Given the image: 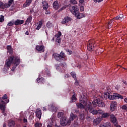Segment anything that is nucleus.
Segmentation results:
<instances>
[{"mask_svg":"<svg viewBox=\"0 0 127 127\" xmlns=\"http://www.w3.org/2000/svg\"><path fill=\"white\" fill-rule=\"evenodd\" d=\"M53 56L57 60V61H59V62H61L62 61H66L67 60L65 58L66 57V55H65V53H64L63 51H62L60 53V54H53Z\"/></svg>","mask_w":127,"mask_h":127,"instance_id":"obj_1","label":"nucleus"},{"mask_svg":"<svg viewBox=\"0 0 127 127\" xmlns=\"http://www.w3.org/2000/svg\"><path fill=\"white\" fill-rule=\"evenodd\" d=\"M58 118L61 119V125L62 127L67 126V118L65 117L64 112H60L58 113Z\"/></svg>","mask_w":127,"mask_h":127,"instance_id":"obj_2","label":"nucleus"},{"mask_svg":"<svg viewBox=\"0 0 127 127\" xmlns=\"http://www.w3.org/2000/svg\"><path fill=\"white\" fill-rule=\"evenodd\" d=\"M104 97H107L108 99H109V100H117L118 99L123 100V99H124V96L121 95L120 94L114 93L113 95H111L109 92L105 94Z\"/></svg>","mask_w":127,"mask_h":127,"instance_id":"obj_3","label":"nucleus"},{"mask_svg":"<svg viewBox=\"0 0 127 127\" xmlns=\"http://www.w3.org/2000/svg\"><path fill=\"white\" fill-rule=\"evenodd\" d=\"M16 57H14V56H12L8 59V60L6 61V63L4 65V71L5 72H8V69L10 68V66H11V63H13V61L15 59Z\"/></svg>","mask_w":127,"mask_h":127,"instance_id":"obj_4","label":"nucleus"},{"mask_svg":"<svg viewBox=\"0 0 127 127\" xmlns=\"http://www.w3.org/2000/svg\"><path fill=\"white\" fill-rule=\"evenodd\" d=\"M92 105L93 107H100V108H103L106 106L105 103L103 102V100H100V98H97L92 102Z\"/></svg>","mask_w":127,"mask_h":127,"instance_id":"obj_5","label":"nucleus"},{"mask_svg":"<svg viewBox=\"0 0 127 127\" xmlns=\"http://www.w3.org/2000/svg\"><path fill=\"white\" fill-rule=\"evenodd\" d=\"M95 46V41L94 40H89L87 43V50L91 52L94 51Z\"/></svg>","mask_w":127,"mask_h":127,"instance_id":"obj_6","label":"nucleus"},{"mask_svg":"<svg viewBox=\"0 0 127 127\" xmlns=\"http://www.w3.org/2000/svg\"><path fill=\"white\" fill-rule=\"evenodd\" d=\"M65 67H67V64L66 63H61L60 64H56V68L58 71L60 72H63L65 70Z\"/></svg>","mask_w":127,"mask_h":127,"instance_id":"obj_7","label":"nucleus"},{"mask_svg":"<svg viewBox=\"0 0 127 127\" xmlns=\"http://www.w3.org/2000/svg\"><path fill=\"white\" fill-rule=\"evenodd\" d=\"M69 9L73 15H75L79 11V8L77 5L71 4L70 6Z\"/></svg>","mask_w":127,"mask_h":127,"instance_id":"obj_8","label":"nucleus"},{"mask_svg":"<svg viewBox=\"0 0 127 127\" xmlns=\"http://www.w3.org/2000/svg\"><path fill=\"white\" fill-rule=\"evenodd\" d=\"M13 65L11 68V71H12V72H14V70H15L16 67L20 64V59H17V58H15L13 62Z\"/></svg>","mask_w":127,"mask_h":127,"instance_id":"obj_9","label":"nucleus"},{"mask_svg":"<svg viewBox=\"0 0 127 127\" xmlns=\"http://www.w3.org/2000/svg\"><path fill=\"white\" fill-rule=\"evenodd\" d=\"M41 74L43 77H46V78L51 77V73L50 70L48 69V68H45V70L41 72Z\"/></svg>","mask_w":127,"mask_h":127,"instance_id":"obj_10","label":"nucleus"},{"mask_svg":"<svg viewBox=\"0 0 127 127\" xmlns=\"http://www.w3.org/2000/svg\"><path fill=\"white\" fill-rule=\"evenodd\" d=\"M78 117L76 115H75L73 113L70 114V117L68 120H66V126H70L71 124V122H72L73 120L76 119Z\"/></svg>","mask_w":127,"mask_h":127,"instance_id":"obj_11","label":"nucleus"},{"mask_svg":"<svg viewBox=\"0 0 127 127\" xmlns=\"http://www.w3.org/2000/svg\"><path fill=\"white\" fill-rule=\"evenodd\" d=\"M110 122L113 124L114 126L118 125V120L115 115L111 114L110 116Z\"/></svg>","mask_w":127,"mask_h":127,"instance_id":"obj_12","label":"nucleus"},{"mask_svg":"<svg viewBox=\"0 0 127 127\" xmlns=\"http://www.w3.org/2000/svg\"><path fill=\"white\" fill-rule=\"evenodd\" d=\"M118 103L116 101H112L110 105V111L114 112L117 109V105Z\"/></svg>","mask_w":127,"mask_h":127,"instance_id":"obj_13","label":"nucleus"},{"mask_svg":"<svg viewBox=\"0 0 127 127\" xmlns=\"http://www.w3.org/2000/svg\"><path fill=\"white\" fill-rule=\"evenodd\" d=\"M72 20V18L69 16H65L64 18L62 20L61 23L62 24H67L69 21H71Z\"/></svg>","mask_w":127,"mask_h":127,"instance_id":"obj_14","label":"nucleus"},{"mask_svg":"<svg viewBox=\"0 0 127 127\" xmlns=\"http://www.w3.org/2000/svg\"><path fill=\"white\" fill-rule=\"evenodd\" d=\"M36 50L38 52H40V53H42V52H44L45 51L44 46L43 45H37L36 46Z\"/></svg>","mask_w":127,"mask_h":127,"instance_id":"obj_15","label":"nucleus"},{"mask_svg":"<svg viewBox=\"0 0 127 127\" xmlns=\"http://www.w3.org/2000/svg\"><path fill=\"white\" fill-rule=\"evenodd\" d=\"M35 114L37 118H38V119L40 120L41 119V116L42 115V113L41 112V110H40V109L39 108L36 109Z\"/></svg>","mask_w":127,"mask_h":127,"instance_id":"obj_16","label":"nucleus"},{"mask_svg":"<svg viewBox=\"0 0 127 127\" xmlns=\"http://www.w3.org/2000/svg\"><path fill=\"white\" fill-rule=\"evenodd\" d=\"M42 4L44 10H47V9H48L49 5H48V3L46 1H43L42 2Z\"/></svg>","mask_w":127,"mask_h":127,"instance_id":"obj_17","label":"nucleus"},{"mask_svg":"<svg viewBox=\"0 0 127 127\" xmlns=\"http://www.w3.org/2000/svg\"><path fill=\"white\" fill-rule=\"evenodd\" d=\"M81 98L82 99L80 101V103H82L84 106H86V105H87V101H88L87 97L85 95H82Z\"/></svg>","mask_w":127,"mask_h":127,"instance_id":"obj_18","label":"nucleus"},{"mask_svg":"<svg viewBox=\"0 0 127 127\" xmlns=\"http://www.w3.org/2000/svg\"><path fill=\"white\" fill-rule=\"evenodd\" d=\"M24 23V20L17 19L14 22V25H21V24H23Z\"/></svg>","mask_w":127,"mask_h":127,"instance_id":"obj_19","label":"nucleus"},{"mask_svg":"<svg viewBox=\"0 0 127 127\" xmlns=\"http://www.w3.org/2000/svg\"><path fill=\"white\" fill-rule=\"evenodd\" d=\"M2 104L0 103V109L1 111V113H4L5 111V102L3 101H1Z\"/></svg>","mask_w":127,"mask_h":127,"instance_id":"obj_20","label":"nucleus"},{"mask_svg":"<svg viewBox=\"0 0 127 127\" xmlns=\"http://www.w3.org/2000/svg\"><path fill=\"white\" fill-rule=\"evenodd\" d=\"M74 15L78 19H81V18H83V17H85L86 16L85 14L79 13V11L77 13H76V14Z\"/></svg>","mask_w":127,"mask_h":127,"instance_id":"obj_21","label":"nucleus"},{"mask_svg":"<svg viewBox=\"0 0 127 127\" xmlns=\"http://www.w3.org/2000/svg\"><path fill=\"white\" fill-rule=\"evenodd\" d=\"M33 0H26L25 2L23 4V7H27L31 4Z\"/></svg>","mask_w":127,"mask_h":127,"instance_id":"obj_22","label":"nucleus"},{"mask_svg":"<svg viewBox=\"0 0 127 127\" xmlns=\"http://www.w3.org/2000/svg\"><path fill=\"white\" fill-rule=\"evenodd\" d=\"M53 7L56 10H58L59 8V2L58 0L55 1L53 3Z\"/></svg>","mask_w":127,"mask_h":127,"instance_id":"obj_23","label":"nucleus"},{"mask_svg":"<svg viewBox=\"0 0 127 127\" xmlns=\"http://www.w3.org/2000/svg\"><path fill=\"white\" fill-rule=\"evenodd\" d=\"M7 49V53L10 54L11 55H12L13 54V51L12 50V48H11V46L8 45L6 47Z\"/></svg>","mask_w":127,"mask_h":127,"instance_id":"obj_24","label":"nucleus"},{"mask_svg":"<svg viewBox=\"0 0 127 127\" xmlns=\"http://www.w3.org/2000/svg\"><path fill=\"white\" fill-rule=\"evenodd\" d=\"M13 2H14V0H9L8 1V3H5V8H8V7H9V6H10V5H11L12 4Z\"/></svg>","mask_w":127,"mask_h":127,"instance_id":"obj_25","label":"nucleus"},{"mask_svg":"<svg viewBox=\"0 0 127 127\" xmlns=\"http://www.w3.org/2000/svg\"><path fill=\"white\" fill-rule=\"evenodd\" d=\"M111 114L109 113H103L102 114L101 117L102 119H107V118H109V117H110Z\"/></svg>","mask_w":127,"mask_h":127,"instance_id":"obj_26","label":"nucleus"},{"mask_svg":"<svg viewBox=\"0 0 127 127\" xmlns=\"http://www.w3.org/2000/svg\"><path fill=\"white\" fill-rule=\"evenodd\" d=\"M85 105L83 104V103H81L80 102L79 103L76 104V106L78 109H85Z\"/></svg>","mask_w":127,"mask_h":127,"instance_id":"obj_27","label":"nucleus"},{"mask_svg":"<svg viewBox=\"0 0 127 127\" xmlns=\"http://www.w3.org/2000/svg\"><path fill=\"white\" fill-rule=\"evenodd\" d=\"M124 18L123 14H120L114 18V20H122Z\"/></svg>","mask_w":127,"mask_h":127,"instance_id":"obj_28","label":"nucleus"},{"mask_svg":"<svg viewBox=\"0 0 127 127\" xmlns=\"http://www.w3.org/2000/svg\"><path fill=\"white\" fill-rule=\"evenodd\" d=\"M100 127H112V125L110 123L107 122L100 125Z\"/></svg>","mask_w":127,"mask_h":127,"instance_id":"obj_29","label":"nucleus"},{"mask_svg":"<svg viewBox=\"0 0 127 127\" xmlns=\"http://www.w3.org/2000/svg\"><path fill=\"white\" fill-rule=\"evenodd\" d=\"M89 113H91L92 115H98V110L92 108L89 110Z\"/></svg>","mask_w":127,"mask_h":127,"instance_id":"obj_30","label":"nucleus"},{"mask_svg":"<svg viewBox=\"0 0 127 127\" xmlns=\"http://www.w3.org/2000/svg\"><path fill=\"white\" fill-rule=\"evenodd\" d=\"M15 125V122L13 121H10L8 123V126L9 127H14Z\"/></svg>","mask_w":127,"mask_h":127,"instance_id":"obj_31","label":"nucleus"},{"mask_svg":"<svg viewBox=\"0 0 127 127\" xmlns=\"http://www.w3.org/2000/svg\"><path fill=\"white\" fill-rule=\"evenodd\" d=\"M38 25L37 27L36 28V30H39L41 27H42V21H40L38 23Z\"/></svg>","mask_w":127,"mask_h":127,"instance_id":"obj_32","label":"nucleus"},{"mask_svg":"<svg viewBox=\"0 0 127 127\" xmlns=\"http://www.w3.org/2000/svg\"><path fill=\"white\" fill-rule=\"evenodd\" d=\"M31 21H32V15H30L27 18V19L26 21V22L27 23H30V22H31Z\"/></svg>","mask_w":127,"mask_h":127,"instance_id":"obj_33","label":"nucleus"},{"mask_svg":"<svg viewBox=\"0 0 127 127\" xmlns=\"http://www.w3.org/2000/svg\"><path fill=\"white\" fill-rule=\"evenodd\" d=\"M70 75L72 76V78L74 79V80L77 79V74L75 72L72 71L70 73Z\"/></svg>","mask_w":127,"mask_h":127,"instance_id":"obj_34","label":"nucleus"},{"mask_svg":"<svg viewBox=\"0 0 127 127\" xmlns=\"http://www.w3.org/2000/svg\"><path fill=\"white\" fill-rule=\"evenodd\" d=\"M0 8L4 9L5 8V4L3 2L0 1Z\"/></svg>","mask_w":127,"mask_h":127,"instance_id":"obj_35","label":"nucleus"},{"mask_svg":"<svg viewBox=\"0 0 127 127\" xmlns=\"http://www.w3.org/2000/svg\"><path fill=\"white\" fill-rule=\"evenodd\" d=\"M53 25L50 21H49L47 23L46 26L48 28H51V26L52 27Z\"/></svg>","mask_w":127,"mask_h":127,"instance_id":"obj_36","label":"nucleus"},{"mask_svg":"<svg viewBox=\"0 0 127 127\" xmlns=\"http://www.w3.org/2000/svg\"><path fill=\"white\" fill-rule=\"evenodd\" d=\"M85 118L86 117H85V115H84V114H80L79 119L81 121H84V120H85Z\"/></svg>","mask_w":127,"mask_h":127,"instance_id":"obj_37","label":"nucleus"},{"mask_svg":"<svg viewBox=\"0 0 127 127\" xmlns=\"http://www.w3.org/2000/svg\"><path fill=\"white\" fill-rule=\"evenodd\" d=\"M35 127H42V124L39 123V122H36L35 125Z\"/></svg>","mask_w":127,"mask_h":127,"instance_id":"obj_38","label":"nucleus"},{"mask_svg":"<svg viewBox=\"0 0 127 127\" xmlns=\"http://www.w3.org/2000/svg\"><path fill=\"white\" fill-rule=\"evenodd\" d=\"M71 100L72 102H76L77 101V99L76 98V96H75V94H73L71 97Z\"/></svg>","mask_w":127,"mask_h":127,"instance_id":"obj_39","label":"nucleus"},{"mask_svg":"<svg viewBox=\"0 0 127 127\" xmlns=\"http://www.w3.org/2000/svg\"><path fill=\"white\" fill-rule=\"evenodd\" d=\"M13 24H14V22H13V21H11L8 23L7 25V26H12Z\"/></svg>","mask_w":127,"mask_h":127,"instance_id":"obj_40","label":"nucleus"},{"mask_svg":"<svg viewBox=\"0 0 127 127\" xmlns=\"http://www.w3.org/2000/svg\"><path fill=\"white\" fill-rule=\"evenodd\" d=\"M61 40L62 39L60 37H57V38L56 39V42H58V43H59L60 44L61 42Z\"/></svg>","mask_w":127,"mask_h":127,"instance_id":"obj_41","label":"nucleus"},{"mask_svg":"<svg viewBox=\"0 0 127 127\" xmlns=\"http://www.w3.org/2000/svg\"><path fill=\"white\" fill-rule=\"evenodd\" d=\"M4 21V16L2 15L0 16V22H3Z\"/></svg>","mask_w":127,"mask_h":127,"instance_id":"obj_42","label":"nucleus"},{"mask_svg":"<svg viewBox=\"0 0 127 127\" xmlns=\"http://www.w3.org/2000/svg\"><path fill=\"white\" fill-rule=\"evenodd\" d=\"M70 2L73 5L77 4V1L76 0H70Z\"/></svg>","mask_w":127,"mask_h":127,"instance_id":"obj_43","label":"nucleus"},{"mask_svg":"<svg viewBox=\"0 0 127 127\" xmlns=\"http://www.w3.org/2000/svg\"><path fill=\"white\" fill-rule=\"evenodd\" d=\"M62 33L60 31H59L58 33L55 35V37H60L62 36Z\"/></svg>","mask_w":127,"mask_h":127,"instance_id":"obj_44","label":"nucleus"},{"mask_svg":"<svg viewBox=\"0 0 127 127\" xmlns=\"http://www.w3.org/2000/svg\"><path fill=\"white\" fill-rule=\"evenodd\" d=\"M104 113V111L101 110H97V114H99V115H103Z\"/></svg>","mask_w":127,"mask_h":127,"instance_id":"obj_45","label":"nucleus"},{"mask_svg":"<svg viewBox=\"0 0 127 127\" xmlns=\"http://www.w3.org/2000/svg\"><path fill=\"white\" fill-rule=\"evenodd\" d=\"M123 110H126V111L127 112V105H124L122 106Z\"/></svg>","mask_w":127,"mask_h":127,"instance_id":"obj_46","label":"nucleus"},{"mask_svg":"<svg viewBox=\"0 0 127 127\" xmlns=\"http://www.w3.org/2000/svg\"><path fill=\"white\" fill-rule=\"evenodd\" d=\"M2 100H6V99H7V95L6 94H4L2 97Z\"/></svg>","mask_w":127,"mask_h":127,"instance_id":"obj_47","label":"nucleus"},{"mask_svg":"<svg viewBox=\"0 0 127 127\" xmlns=\"http://www.w3.org/2000/svg\"><path fill=\"white\" fill-rule=\"evenodd\" d=\"M74 112L75 113H76V114H79V113H80V110H79V109L76 108L74 110Z\"/></svg>","mask_w":127,"mask_h":127,"instance_id":"obj_48","label":"nucleus"},{"mask_svg":"<svg viewBox=\"0 0 127 127\" xmlns=\"http://www.w3.org/2000/svg\"><path fill=\"white\" fill-rule=\"evenodd\" d=\"M64 9H65V7H62V8H61L60 9L58 10V12H60L61 11H62V10H63Z\"/></svg>","mask_w":127,"mask_h":127,"instance_id":"obj_49","label":"nucleus"},{"mask_svg":"<svg viewBox=\"0 0 127 127\" xmlns=\"http://www.w3.org/2000/svg\"><path fill=\"white\" fill-rule=\"evenodd\" d=\"M74 85H75L76 86H79V80H75Z\"/></svg>","mask_w":127,"mask_h":127,"instance_id":"obj_50","label":"nucleus"},{"mask_svg":"<svg viewBox=\"0 0 127 127\" xmlns=\"http://www.w3.org/2000/svg\"><path fill=\"white\" fill-rule=\"evenodd\" d=\"M79 2L81 3V4H83L84 2H85V0H79Z\"/></svg>","mask_w":127,"mask_h":127,"instance_id":"obj_51","label":"nucleus"},{"mask_svg":"<svg viewBox=\"0 0 127 127\" xmlns=\"http://www.w3.org/2000/svg\"><path fill=\"white\" fill-rule=\"evenodd\" d=\"M37 80H45V79L43 77H41L40 76L38 77Z\"/></svg>","mask_w":127,"mask_h":127,"instance_id":"obj_52","label":"nucleus"},{"mask_svg":"<svg viewBox=\"0 0 127 127\" xmlns=\"http://www.w3.org/2000/svg\"><path fill=\"white\" fill-rule=\"evenodd\" d=\"M69 77H70V75H69V74L67 73L66 74L64 75V77L65 78H69Z\"/></svg>","mask_w":127,"mask_h":127,"instance_id":"obj_53","label":"nucleus"},{"mask_svg":"<svg viewBox=\"0 0 127 127\" xmlns=\"http://www.w3.org/2000/svg\"><path fill=\"white\" fill-rule=\"evenodd\" d=\"M84 6H81L80 7V11H84Z\"/></svg>","mask_w":127,"mask_h":127,"instance_id":"obj_54","label":"nucleus"},{"mask_svg":"<svg viewBox=\"0 0 127 127\" xmlns=\"http://www.w3.org/2000/svg\"><path fill=\"white\" fill-rule=\"evenodd\" d=\"M122 82L124 83V84H125V85H127V80H124L123 81H122Z\"/></svg>","mask_w":127,"mask_h":127,"instance_id":"obj_55","label":"nucleus"},{"mask_svg":"<svg viewBox=\"0 0 127 127\" xmlns=\"http://www.w3.org/2000/svg\"><path fill=\"white\" fill-rule=\"evenodd\" d=\"M23 123H27V119L24 118L23 120Z\"/></svg>","mask_w":127,"mask_h":127,"instance_id":"obj_56","label":"nucleus"},{"mask_svg":"<svg viewBox=\"0 0 127 127\" xmlns=\"http://www.w3.org/2000/svg\"><path fill=\"white\" fill-rule=\"evenodd\" d=\"M37 83H42V80H37Z\"/></svg>","mask_w":127,"mask_h":127,"instance_id":"obj_57","label":"nucleus"},{"mask_svg":"<svg viewBox=\"0 0 127 127\" xmlns=\"http://www.w3.org/2000/svg\"><path fill=\"white\" fill-rule=\"evenodd\" d=\"M94 1H96V2H101V0H94Z\"/></svg>","mask_w":127,"mask_h":127,"instance_id":"obj_58","label":"nucleus"},{"mask_svg":"<svg viewBox=\"0 0 127 127\" xmlns=\"http://www.w3.org/2000/svg\"><path fill=\"white\" fill-rule=\"evenodd\" d=\"M2 114H3V116H4V117H6V116H7L6 113H4V111L3 113H2Z\"/></svg>","mask_w":127,"mask_h":127,"instance_id":"obj_59","label":"nucleus"},{"mask_svg":"<svg viewBox=\"0 0 127 127\" xmlns=\"http://www.w3.org/2000/svg\"><path fill=\"white\" fill-rule=\"evenodd\" d=\"M50 13L49 12H48V11L46 10V12H45V14H49Z\"/></svg>","mask_w":127,"mask_h":127,"instance_id":"obj_60","label":"nucleus"},{"mask_svg":"<svg viewBox=\"0 0 127 127\" xmlns=\"http://www.w3.org/2000/svg\"><path fill=\"white\" fill-rule=\"evenodd\" d=\"M25 34L26 35H29V32H28L27 31L25 32Z\"/></svg>","mask_w":127,"mask_h":127,"instance_id":"obj_61","label":"nucleus"},{"mask_svg":"<svg viewBox=\"0 0 127 127\" xmlns=\"http://www.w3.org/2000/svg\"><path fill=\"white\" fill-rule=\"evenodd\" d=\"M55 127H62L61 126H58L57 125H55Z\"/></svg>","mask_w":127,"mask_h":127,"instance_id":"obj_62","label":"nucleus"},{"mask_svg":"<svg viewBox=\"0 0 127 127\" xmlns=\"http://www.w3.org/2000/svg\"><path fill=\"white\" fill-rule=\"evenodd\" d=\"M77 67H78L79 69H80V68L82 67V66H81V65H80L78 64V65H77Z\"/></svg>","mask_w":127,"mask_h":127,"instance_id":"obj_63","label":"nucleus"},{"mask_svg":"<svg viewBox=\"0 0 127 127\" xmlns=\"http://www.w3.org/2000/svg\"><path fill=\"white\" fill-rule=\"evenodd\" d=\"M43 111L44 112L46 111V107H43Z\"/></svg>","mask_w":127,"mask_h":127,"instance_id":"obj_64","label":"nucleus"}]
</instances>
